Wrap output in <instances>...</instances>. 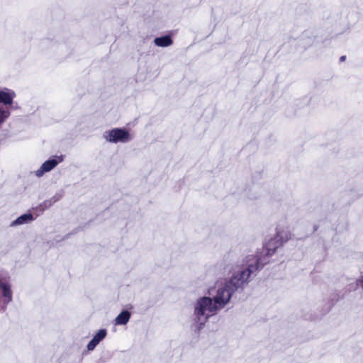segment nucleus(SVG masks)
Wrapping results in <instances>:
<instances>
[{
    "mask_svg": "<svg viewBox=\"0 0 363 363\" xmlns=\"http://www.w3.org/2000/svg\"><path fill=\"white\" fill-rule=\"evenodd\" d=\"M130 318V313L128 311H123L115 319V325H124L128 323Z\"/></svg>",
    "mask_w": 363,
    "mask_h": 363,
    "instance_id": "nucleus-12",
    "label": "nucleus"
},
{
    "mask_svg": "<svg viewBox=\"0 0 363 363\" xmlns=\"http://www.w3.org/2000/svg\"><path fill=\"white\" fill-rule=\"evenodd\" d=\"M16 94L7 87L0 88V127L11 115L10 108L13 106Z\"/></svg>",
    "mask_w": 363,
    "mask_h": 363,
    "instance_id": "nucleus-3",
    "label": "nucleus"
},
{
    "mask_svg": "<svg viewBox=\"0 0 363 363\" xmlns=\"http://www.w3.org/2000/svg\"><path fill=\"white\" fill-rule=\"evenodd\" d=\"M64 160L63 155H55L45 160L40 167L32 172L36 177L40 178L46 173L51 172Z\"/></svg>",
    "mask_w": 363,
    "mask_h": 363,
    "instance_id": "nucleus-6",
    "label": "nucleus"
},
{
    "mask_svg": "<svg viewBox=\"0 0 363 363\" xmlns=\"http://www.w3.org/2000/svg\"><path fill=\"white\" fill-rule=\"evenodd\" d=\"M107 335L106 329H100L93 337V338L87 344V350L92 351Z\"/></svg>",
    "mask_w": 363,
    "mask_h": 363,
    "instance_id": "nucleus-8",
    "label": "nucleus"
},
{
    "mask_svg": "<svg viewBox=\"0 0 363 363\" xmlns=\"http://www.w3.org/2000/svg\"><path fill=\"white\" fill-rule=\"evenodd\" d=\"M13 300L11 278L9 273L0 270V308H6Z\"/></svg>",
    "mask_w": 363,
    "mask_h": 363,
    "instance_id": "nucleus-4",
    "label": "nucleus"
},
{
    "mask_svg": "<svg viewBox=\"0 0 363 363\" xmlns=\"http://www.w3.org/2000/svg\"><path fill=\"white\" fill-rule=\"evenodd\" d=\"M103 138L110 143H128L134 136L133 134L125 128H113L103 133Z\"/></svg>",
    "mask_w": 363,
    "mask_h": 363,
    "instance_id": "nucleus-5",
    "label": "nucleus"
},
{
    "mask_svg": "<svg viewBox=\"0 0 363 363\" xmlns=\"http://www.w3.org/2000/svg\"><path fill=\"white\" fill-rule=\"evenodd\" d=\"M33 220H34V218L31 213H25L23 215H21L18 218H17L15 220H13L11 223L10 225L11 227L21 225L30 223Z\"/></svg>",
    "mask_w": 363,
    "mask_h": 363,
    "instance_id": "nucleus-10",
    "label": "nucleus"
},
{
    "mask_svg": "<svg viewBox=\"0 0 363 363\" xmlns=\"http://www.w3.org/2000/svg\"><path fill=\"white\" fill-rule=\"evenodd\" d=\"M291 233L288 228L279 227L274 237L283 245L291 238Z\"/></svg>",
    "mask_w": 363,
    "mask_h": 363,
    "instance_id": "nucleus-9",
    "label": "nucleus"
},
{
    "mask_svg": "<svg viewBox=\"0 0 363 363\" xmlns=\"http://www.w3.org/2000/svg\"><path fill=\"white\" fill-rule=\"evenodd\" d=\"M220 310L213 299L206 296L201 297L194 304V320L199 325H203L209 317L214 315Z\"/></svg>",
    "mask_w": 363,
    "mask_h": 363,
    "instance_id": "nucleus-2",
    "label": "nucleus"
},
{
    "mask_svg": "<svg viewBox=\"0 0 363 363\" xmlns=\"http://www.w3.org/2000/svg\"><path fill=\"white\" fill-rule=\"evenodd\" d=\"M64 196V191L60 190L56 192L50 199L53 201L54 203L59 201Z\"/></svg>",
    "mask_w": 363,
    "mask_h": 363,
    "instance_id": "nucleus-13",
    "label": "nucleus"
},
{
    "mask_svg": "<svg viewBox=\"0 0 363 363\" xmlns=\"http://www.w3.org/2000/svg\"><path fill=\"white\" fill-rule=\"evenodd\" d=\"M345 56H342V57H340V60H341V61H344V60H345Z\"/></svg>",
    "mask_w": 363,
    "mask_h": 363,
    "instance_id": "nucleus-15",
    "label": "nucleus"
},
{
    "mask_svg": "<svg viewBox=\"0 0 363 363\" xmlns=\"http://www.w3.org/2000/svg\"><path fill=\"white\" fill-rule=\"evenodd\" d=\"M172 40L169 35L155 38L154 43L157 47L166 48L172 45Z\"/></svg>",
    "mask_w": 363,
    "mask_h": 363,
    "instance_id": "nucleus-11",
    "label": "nucleus"
},
{
    "mask_svg": "<svg viewBox=\"0 0 363 363\" xmlns=\"http://www.w3.org/2000/svg\"><path fill=\"white\" fill-rule=\"evenodd\" d=\"M268 260L258 257L256 255H249L242 261L241 266H236L229 281L219 286L213 301L220 309L228 303L233 293L247 283L250 275L259 267L264 265Z\"/></svg>",
    "mask_w": 363,
    "mask_h": 363,
    "instance_id": "nucleus-1",
    "label": "nucleus"
},
{
    "mask_svg": "<svg viewBox=\"0 0 363 363\" xmlns=\"http://www.w3.org/2000/svg\"><path fill=\"white\" fill-rule=\"evenodd\" d=\"M54 204L53 201L51 200V199H48L45 200L41 204L40 207L45 210L50 208L52 205Z\"/></svg>",
    "mask_w": 363,
    "mask_h": 363,
    "instance_id": "nucleus-14",
    "label": "nucleus"
},
{
    "mask_svg": "<svg viewBox=\"0 0 363 363\" xmlns=\"http://www.w3.org/2000/svg\"><path fill=\"white\" fill-rule=\"evenodd\" d=\"M282 246V244L274 236L268 240L264 244V249L266 251V255L270 257L273 255L276 250Z\"/></svg>",
    "mask_w": 363,
    "mask_h": 363,
    "instance_id": "nucleus-7",
    "label": "nucleus"
}]
</instances>
